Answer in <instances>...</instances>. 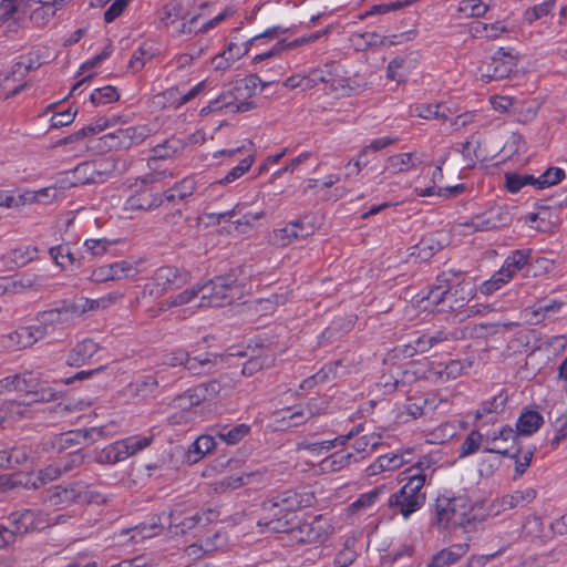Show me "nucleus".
<instances>
[{
	"label": "nucleus",
	"instance_id": "f257e3e1",
	"mask_svg": "<svg viewBox=\"0 0 567 567\" xmlns=\"http://www.w3.org/2000/svg\"><path fill=\"white\" fill-rule=\"evenodd\" d=\"M315 501V494L307 487L276 492L262 502L264 522L260 519L258 524L272 533H287L295 524V513L312 506Z\"/></svg>",
	"mask_w": 567,
	"mask_h": 567
},
{
	"label": "nucleus",
	"instance_id": "f03ea898",
	"mask_svg": "<svg viewBox=\"0 0 567 567\" xmlns=\"http://www.w3.org/2000/svg\"><path fill=\"white\" fill-rule=\"evenodd\" d=\"M271 82H262L257 75H250L237 81L231 87L223 91L220 95L210 101L202 109V114L210 112L225 111L226 113H244L256 106L252 97L256 95L257 87L264 89Z\"/></svg>",
	"mask_w": 567,
	"mask_h": 567
},
{
	"label": "nucleus",
	"instance_id": "7ed1b4c3",
	"mask_svg": "<svg viewBox=\"0 0 567 567\" xmlns=\"http://www.w3.org/2000/svg\"><path fill=\"white\" fill-rule=\"evenodd\" d=\"M473 511V505L466 496H440L436 499V519L442 528L472 530L476 524V515Z\"/></svg>",
	"mask_w": 567,
	"mask_h": 567
},
{
	"label": "nucleus",
	"instance_id": "20e7f679",
	"mask_svg": "<svg viewBox=\"0 0 567 567\" xmlns=\"http://www.w3.org/2000/svg\"><path fill=\"white\" fill-rule=\"evenodd\" d=\"M401 482L405 483L398 492L390 495L388 507L392 515H401L408 519L425 504L424 477L412 476V480H409L402 476Z\"/></svg>",
	"mask_w": 567,
	"mask_h": 567
},
{
	"label": "nucleus",
	"instance_id": "39448f33",
	"mask_svg": "<svg viewBox=\"0 0 567 567\" xmlns=\"http://www.w3.org/2000/svg\"><path fill=\"white\" fill-rule=\"evenodd\" d=\"M153 439V435H135L117 441L99 452L96 461L101 464H115L122 462L150 446Z\"/></svg>",
	"mask_w": 567,
	"mask_h": 567
},
{
	"label": "nucleus",
	"instance_id": "423d86ee",
	"mask_svg": "<svg viewBox=\"0 0 567 567\" xmlns=\"http://www.w3.org/2000/svg\"><path fill=\"white\" fill-rule=\"evenodd\" d=\"M516 68V58L504 48H499L488 60L482 61L476 75L485 83L508 78Z\"/></svg>",
	"mask_w": 567,
	"mask_h": 567
},
{
	"label": "nucleus",
	"instance_id": "0eeeda50",
	"mask_svg": "<svg viewBox=\"0 0 567 567\" xmlns=\"http://www.w3.org/2000/svg\"><path fill=\"white\" fill-rule=\"evenodd\" d=\"M84 313L85 309L76 301L40 312L38 321L47 326L52 336H54L58 330H64L73 326L76 319Z\"/></svg>",
	"mask_w": 567,
	"mask_h": 567
},
{
	"label": "nucleus",
	"instance_id": "6e6552de",
	"mask_svg": "<svg viewBox=\"0 0 567 567\" xmlns=\"http://www.w3.org/2000/svg\"><path fill=\"white\" fill-rule=\"evenodd\" d=\"M59 465L51 464L43 470H40L37 477L33 478L27 475H2L0 476V491L6 492L13 489L18 486H24L25 488H40L41 486L59 478L61 476Z\"/></svg>",
	"mask_w": 567,
	"mask_h": 567
},
{
	"label": "nucleus",
	"instance_id": "1a4fd4ad",
	"mask_svg": "<svg viewBox=\"0 0 567 567\" xmlns=\"http://www.w3.org/2000/svg\"><path fill=\"white\" fill-rule=\"evenodd\" d=\"M17 384L16 391L32 395V402H50L55 399V391L38 373L29 371L17 374Z\"/></svg>",
	"mask_w": 567,
	"mask_h": 567
},
{
	"label": "nucleus",
	"instance_id": "9d476101",
	"mask_svg": "<svg viewBox=\"0 0 567 567\" xmlns=\"http://www.w3.org/2000/svg\"><path fill=\"white\" fill-rule=\"evenodd\" d=\"M150 132L144 125L128 126L103 135L102 141L109 150H126L142 143Z\"/></svg>",
	"mask_w": 567,
	"mask_h": 567
},
{
	"label": "nucleus",
	"instance_id": "9b49d317",
	"mask_svg": "<svg viewBox=\"0 0 567 567\" xmlns=\"http://www.w3.org/2000/svg\"><path fill=\"white\" fill-rule=\"evenodd\" d=\"M287 533H292L293 537L299 543H321L330 533V525H328L321 517H316L312 522L300 523L297 526L291 525V529Z\"/></svg>",
	"mask_w": 567,
	"mask_h": 567
},
{
	"label": "nucleus",
	"instance_id": "f8f14e48",
	"mask_svg": "<svg viewBox=\"0 0 567 567\" xmlns=\"http://www.w3.org/2000/svg\"><path fill=\"white\" fill-rule=\"evenodd\" d=\"M509 220L508 213L497 208L476 215L461 225L465 228H471L473 231H488L506 226Z\"/></svg>",
	"mask_w": 567,
	"mask_h": 567
},
{
	"label": "nucleus",
	"instance_id": "ddd939ff",
	"mask_svg": "<svg viewBox=\"0 0 567 567\" xmlns=\"http://www.w3.org/2000/svg\"><path fill=\"white\" fill-rule=\"evenodd\" d=\"M458 286H426L424 290L413 297L416 306L427 309L449 301L457 292Z\"/></svg>",
	"mask_w": 567,
	"mask_h": 567
},
{
	"label": "nucleus",
	"instance_id": "4468645a",
	"mask_svg": "<svg viewBox=\"0 0 567 567\" xmlns=\"http://www.w3.org/2000/svg\"><path fill=\"white\" fill-rule=\"evenodd\" d=\"M136 269L127 261L101 266L93 271V280L96 284L132 279Z\"/></svg>",
	"mask_w": 567,
	"mask_h": 567
},
{
	"label": "nucleus",
	"instance_id": "2eb2a0df",
	"mask_svg": "<svg viewBox=\"0 0 567 567\" xmlns=\"http://www.w3.org/2000/svg\"><path fill=\"white\" fill-rule=\"evenodd\" d=\"M249 47L248 41L243 44L230 42L224 51L212 59L213 69L220 72L229 70L236 61L247 54Z\"/></svg>",
	"mask_w": 567,
	"mask_h": 567
},
{
	"label": "nucleus",
	"instance_id": "dca6fc26",
	"mask_svg": "<svg viewBox=\"0 0 567 567\" xmlns=\"http://www.w3.org/2000/svg\"><path fill=\"white\" fill-rule=\"evenodd\" d=\"M47 499L51 505L58 506L70 503H82L90 499V497L83 492V485L75 483L66 487L55 486L52 491L48 492Z\"/></svg>",
	"mask_w": 567,
	"mask_h": 567
},
{
	"label": "nucleus",
	"instance_id": "f3484780",
	"mask_svg": "<svg viewBox=\"0 0 567 567\" xmlns=\"http://www.w3.org/2000/svg\"><path fill=\"white\" fill-rule=\"evenodd\" d=\"M508 395L504 390H501L492 399L484 401L481 406L476 410V421L486 419L484 423L494 422L498 414H501L506 406Z\"/></svg>",
	"mask_w": 567,
	"mask_h": 567
},
{
	"label": "nucleus",
	"instance_id": "a211bd4d",
	"mask_svg": "<svg viewBox=\"0 0 567 567\" xmlns=\"http://www.w3.org/2000/svg\"><path fill=\"white\" fill-rule=\"evenodd\" d=\"M231 286H200L202 293L199 307H223L231 302L228 291Z\"/></svg>",
	"mask_w": 567,
	"mask_h": 567
},
{
	"label": "nucleus",
	"instance_id": "6ab92c4d",
	"mask_svg": "<svg viewBox=\"0 0 567 567\" xmlns=\"http://www.w3.org/2000/svg\"><path fill=\"white\" fill-rule=\"evenodd\" d=\"M310 233L305 229L301 220L291 221L284 228L276 229L271 241L274 245L286 247L298 238L307 237Z\"/></svg>",
	"mask_w": 567,
	"mask_h": 567
},
{
	"label": "nucleus",
	"instance_id": "aec40b11",
	"mask_svg": "<svg viewBox=\"0 0 567 567\" xmlns=\"http://www.w3.org/2000/svg\"><path fill=\"white\" fill-rule=\"evenodd\" d=\"M35 511L25 509L23 512L11 513L8 517L9 524L16 529L18 536H22L29 532L41 530L42 524L34 523Z\"/></svg>",
	"mask_w": 567,
	"mask_h": 567
},
{
	"label": "nucleus",
	"instance_id": "412c9836",
	"mask_svg": "<svg viewBox=\"0 0 567 567\" xmlns=\"http://www.w3.org/2000/svg\"><path fill=\"white\" fill-rule=\"evenodd\" d=\"M408 462L403 453L381 455L365 468V473L368 476H375L385 471H394Z\"/></svg>",
	"mask_w": 567,
	"mask_h": 567
},
{
	"label": "nucleus",
	"instance_id": "4be33fe9",
	"mask_svg": "<svg viewBox=\"0 0 567 567\" xmlns=\"http://www.w3.org/2000/svg\"><path fill=\"white\" fill-rule=\"evenodd\" d=\"M543 423L544 417L538 411L525 408L517 419L516 431L519 436H528L537 432Z\"/></svg>",
	"mask_w": 567,
	"mask_h": 567
},
{
	"label": "nucleus",
	"instance_id": "5701e85b",
	"mask_svg": "<svg viewBox=\"0 0 567 567\" xmlns=\"http://www.w3.org/2000/svg\"><path fill=\"white\" fill-rule=\"evenodd\" d=\"M468 550L467 544H457L435 554L427 567H445L456 563Z\"/></svg>",
	"mask_w": 567,
	"mask_h": 567
},
{
	"label": "nucleus",
	"instance_id": "b1692460",
	"mask_svg": "<svg viewBox=\"0 0 567 567\" xmlns=\"http://www.w3.org/2000/svg\"><path fill=\"white\" fill-rule=\"evenodd\" d=\"M49 254L55 265L64 270L74 269L81 264L78 254L66 244L50 248Z\"/></svg>",
	"mask_w": 567,
	"mask_h": 567
},
{
	"label": "nucleus",
	"instance_id": "393cba45",
	"mask_svg": "<svg viewBox=\"0 0 567 567\" xmlns=\"http://www.w3.org/2000/svg\"><path fill=\"white\" fill-rule=\"evenodd\" d=\"M218 358L217 353L193 355L190 352H187L185 369L196 375L207 373L216 365Z\"/></svg>",
	"mask_w": 567,
	"mask_h": 567
},
{
	"label": "nucleus",
	"instance_id": "a878e982",
	"mask_svg": "<svg viewBox=\"0 0 567 567\" xmlns=\"http://www.w3.org/2000/svg\"><path fill=\"white\" fill-rule=\"evenodd\" d=\"M28 347H31V337L25 327L0 337V349L2 350L14 351Z\"/></svg>",
	"mask_w": 567,
	"mask_h": 567
},
{
	"label": "nucleus",
	"instance_id": "bb28decb",
	"mask_svg": "<svg viewBox=\"0 0 567 567\" xmlns=\"http://www.w3.org/2000/svg\"><path fill=\"white\" fill-rule=\"evenodd\" d=\"M99 350L97 343H95L92 339H84L83 341L75 344L74 348L71 349L68 355V363L70 365H82L89 359H91L96 351Z\"/></svg>",
	"mask_w": 567,
	"mask_h": 567
},
{
	"label": "nucleus",
	"instance_id": "cd10ccee",
	"mask_svg": "<svg viewBox=\"0 0 567 567\" xmlns=\"http://www.w3.org/2000/svg\"><path fill=\"white\" fill-rule=\"evenodd\" d=\"M162 204V195L143 192L130 196L125 203V208L131 210H151Z\"/></svg>",
	"mask_w": 567,
	"mask_h": 567
},
{
	"label": "nucleus",
	"instance_id": "c85d7f7f",
	"mask_svg": "<svg viewBox=\"0 0 567 567\" xmlns=\"http://www.w3.org/2000/svg\"><path fill=\"white\" fill-rule=\"evenodd\" d=\"M190 395H192V390L188 389L186 392H184L181 395H177L174 399V401H173L174 408L181 409L182 414H173L171 416V421L173 423H182V422L187 423L195 419L196 415L192 411V408L198 405L199 403H195V401H193Z\"/></svg>",
	"mask_w": 567,
	"mask_h": 567
},
{
	"label": "nucleus",
	"instance_id": "c756f323",
	"mask_svg": "<svg viewBox=\"0 0 567 567\" xmlns=\"http://www.w3.org/2000/svg\"><path fill=\"white\" fill-rule=\"evenodd\" d=\"M309 74L312 78V83H316L317 85L319 83H331L332 90H341L342 94L348 93L351 90L344 85L346 80L333 78L331 64H327L323 68L313 69Z\"/></svg>",
	"mask_w": 567,
	"mask_h": 567
},
{
	"label": "nucleus",
	"instance_id": "7c9ffc66",
	"mask_svg": "<svg viewBox=\"0 0 567 567\" xmlns=\"http://www.w3.org/2000/svg\"><path fill=\"white\" fill-rule=\"evenodd\" d=\"M421 161L415 153H401L390 156L386 159V168L393 173L408 172L416 167Z\"/></svg>",
	"mask_w": 567,
	"mask_h": 567
},
{
	"label": "nucleus",
	"instance_id": "2f4dec72",
	"mask_svg": "<svg viewBox=\"0 0 567 567\" xmlns=\"http://www.w3.org/2000/svg\"><path fill=\"white\" fill-rule=\"evenodd\" d=\"M454 339V334L445 330H437L433 333H423L416 339V344L421 353H425L441 343Z\"/></svg>",
	"mask_w": 567,
	"mask_h": 567
},
{
	"label": "nucleus",
	"instance_id": "473e14b6",
	"mask_svg": "<svg viewBox=\"0 0 567 567\" xmlns=\"http://www.w3.org/2000/svg\"><path fill=\"white\" fill-rule=\"evenodd\" d=\"M192 390L190 398L195 403H202L204 401H210L218 396L221 391V385L218 380H212L206 383H200L194 386Z\"/></svg>",
	"mask_w": 567,
	"mask_h": 567
},
{
	"label": "nucleus",
	"instance_id": "72a5a7b5",
	"mask_svg": "<svg viewBox=\"0 0 567 567\" xmlns=\"http://www.w3.org/2000/svg\"><path fill=\"white\" fill-rule=\"evenodd\" d=\"M537 496L536 489L527 487L515 491L513 494L505 495L502 498V506L506 509H513L518 506H525L532 503Z\"/></svg>",
	"mask_w": 567,
	"mask_h": 567
},
{
	"label": "nucleus",
	"instance_id": "f704fd0d",
	"mask_svg": "<svg viewBox=\"0 0 567 567\" xmlns=\"http://www.w3.org/2000/svg\"><path fill=\"white\" fill-rule=\"evenodd\" d=\"M123 296L124 295L122 292L116 290V291H111V292L106 293L105 296L94 298V299H90V298L80 299L78 302H80L82 308L85 309V312H87V311H93L96 309H106L110 306L120 301L123 298Z\"/></svg>",
	"mask_w": 567,
	"mask_h": 567
},
{
	"label": "nucleus",
	"instance_id": "c9c22d12",
	"mask_svg": "<svg viewBox=\"0 0 567 567\" xmlns=\"http://www.w3.org/2000/svg\"><path fill=\"white\" fill-rule=\"evenodd\" d=\"M162 518L161 516H153L151 522L142 523L132 529V540L138 543L143 539L154 537L162 530Z\"/></svg>",
	"mask_w": 567,
	"mask_h": 567
},
{
	"label": "nucleus",
	"instance_id": "e433bc0d",
	"mask_svg": "<svg viewBox=\"0 0 567 567\" xmlns=\"http://www.w3.org/2000/svg\"><path fill=\"white\" fill-rule=\"evenodd\" d=\"M484 452L496 453L507 457H517L522 454V450L518 445H511L508 443L498 442V437L486 434Z\"/></svg>",
	"mask_w": 567,
	"mask_h": 567
},
{
	"label": "nucleus",
	"instance_id": "4c0bfd02",
	"mask_svg": "<svg viewBox=\"0 0 567 567\" xmlns=\"http://www.w3.org/2000/svg\"><path fill=\"white\" fill-rule=\"evenodd\" d=\"M449 109L442 104H417L411 109V114L424 120H446L445 111Z\"/></svg>",
	"mask_w": 567,
	"mask_h": 567
},
{
	"label": "nucleus",
	"instance_id": "58836bf2",
	"mask_svg": "<svg viewBox=\"0 0 567 567\" xmlns=\"http://www.w3.org/2000/svg\"><path fill=\"white\" fill-rule=\"evenodd\" d=\"M432 457L423 456L416 464L405 468L400 475L405 478L412 480V476L424 477V484L427 480L432 478L434 470L432 468Z\"/></svg>",
	"mask_w": 567,
	"mask_h": 567
},
{
	"label": "nucleus",
	"instance_id": "ea45409f",
	"mask_svg": "<svg viewBox=\"0 0 567 567\" xmlns=\"http://www.w3.org/2000/svg\"><path fill=\"white\" fill-rule=\"evenodd\" d=\"M250 427L244 423L237 424L233 427L228 425L220 426L216 431V436L229 445L237 444L249 433Z\"/></svg>",
	"mask_w": 567,
	"mask_h": 567
},
{
	"label": "nucleus",
	"instance_id": "a19ab883",
	"mask_svg": "<svg viewBox=\"0 0 567 567\" xmlns=\"http://www.w3.org/2000/svg\"><path fill=\"white\" fill-rule=\"evenodd\" d=\"M537 179L534 175L530 174H516V173H507L505 175V185L508 192L515 194L519 192L524 186L532 185L537 188L536 184Z\"/></svg>",
	"mask_w": 567,
	"mask_h": 567
},
{
	"label": "nucleus",
	"instance_id": "79ce46f5",
	"mask_svg": "<svg viewBox=\"0 0 567 567\" xmlns=\"http://www.w3.org/2000/svg\"><path fill=\"white\" fill-rule=\"evenodd\" d=\"M352 457V453L343 451L336 452L321 462V467L324 471L338 472L348 466L351 463Z\"/></svg>",
	"mask_w": 567,
	"mask_h": 567
},
{
	"label": "nucleus",
	"instance_id": "37998d69",
	"mask_svg": "<svg viewBox=\"0 0 567 567\" xmlns=\"http://www.w3.org/2000/svg\"><path fill=\"white\" fill-rule=\"evenodd\" d=\"M485 437L486 435L482 434L478 430H472L460 446V456L466 457L476 453L483 442H485Z\"/></svg>",
	"mask_w": 567,
	"mask_h": 567
},
{
	"label": "nucleus",
	"instance_id": "c03bdc74",
	"mask_svg": "<svg viewBox=\"0 0 567 567\" xmlns=\"http://www.w3.org/2000/svg\"><path fill=\"white\" fill-rule=\"evenodd\" d=\"M58 10L47 4H40L29 14V21L35 28H44L53 19Z\"/></svg>",
	"mask_w": 567,
	"mask_h": 567
},
{
	"label": "nucleus",
	"instance_id": "a18cd8bd",
	"mask_svg": "<svg viewBox=\"0 0 567 567\" xmlns=\"http://www.w3.org/2000/svg\"><path fill=\"white\" fill-rule=\"evenodd\" d=\"M565 305L566 303L564 301L556 299L543 300L535 303L533 307V316L536 318L535 322H539V316L545 318L559 312Z\"/></svg>",
	"mask_w": 567,
	"mask_h": 567
},
{
	"label": "nucleus",
	"instance_id": "49530a36",
	"mask_svg": "<svg viewBox=\"0 0 567 567\" xmlns=\"http://www.w3.org/2000/svg\"><path fill=\"white\" fill-rule=\"evenodd\" d=\"M442 249V245L433 239H422L413 247L411 256H415L421 261L429 260L436 251Z\"/></svg>",
	"mask_w": 567,
	"mask_h": 567
},
{
	"label": "nucleus",
	"instance_id": "de8ad7c7",
	"mask_svg": "<svg viewBox=\"0 0 567 567\" xmlns=\"http://www.w3.org/2000/svg\"><path fill=\"white\" fill-rule=\"evenodd\" d=\"M32 7L31 0H1L0 14L6 21L10 20L18 12H25Z\"/></svg>",
	"mask_w": 567,
	"mask_h": 567
},
{
	"label": "nucleus",
	"instance_id": "09e8293b",
	"mask_svg": "<svg viewBox=\"0 0 567 567\" xmlns=\"http://www.w3.org/2000/svg\"><path fill=\"white\" fill-rule=\"evenodd\" d=\"M491 4L483 0H462L458 4V11L467 17H483L489 9Z\"/></svg>",
	"mask_w": 567,
	"mask_h": 567
},
{
	"label": "nucleus",
	"instance_id": "8fccbe9b",
	"mask_svg": "<svg viewBox=\"0 0 567 567\" xmlns=\"http://www.w3.org/2000/svg\"><path fill=\"white\" fill-rule=\"evenodd\" d=\"M530 250H515L508 256L505 260V270H508V267H514V270H525L527 274V266L529 265Z\"/></svg>",
	"mask_w": 567,
	"mask_h": 567
},
{
	"label": "nucleus",
	"instance_id": "3c124183",
	"mask_svg": "<svg viewBox=\"0 0 567 567\" xmlns=\"http://www.w3.org/2000/svg\"><path fill=\"white\" fill-rule=\"evenodd\" d=\"M118 100V93L114 86L107 85L104 87L95 89L91 95L90 101L94 105L109 104Z\"/></svg>",
	"mask_w": 567,
	"mask_h": 567
},
{
	"label": "nucleus",
	"instance_id": "603ef678",
	"mask_svg": "<svg viewBox=\"0 0 567 567\" xmlns=\"http://www.w3.org/2000/svg\"><path fill=\"white\" fill-rule=\"evenodd\" d=\"M254 163V156L247 155L245 158H243L239 164L235 167H233L224 178L219 179L217 183L225 185L235 182L239 177H241L246 172L249 171Z\"/></svg>",
	"mask_w": 567,
	"mask_h": 567
},
{
	"label": "nucleus",
	"instance_id": "864d4df0",
	"mask_svg": "<svg viewBox=\"0 0 567 567\" xmlns=\"http://www.w3.org/2000/svg\"><path fill=\"white\" fill-rule=\"evenodd\" d=\"M464 363L460 360H451L446 363L442 369H439L435 373L437 374V379L442 382H446L449 380H454L463 374L464 372Z\"/></svg>",
	"mask_w": 567,
	"mask_h": 567
},
{
	"label": "nucleus",
	"instance_id": "5fc2aeb1",
	"mask_svg": "<svg viewBox=\"0 0 567 567\" xmlns=\"http://www.w3.org/2000/svg\"><path fill=\"white\" fill-rule=\"evenodd\" d=\"M216 446L215 439L212 435H200L189 447V453H195L197 457L194 461H198L204 455L214 451Z\"/></svg>",
	"mask_w": 567,
	"mask_h": 567
},
{
	"label": "nucleus",
	"instance_id": "6e6d98bb",
	"mask_svg": "<svg viewBox=\"0 0 567 567\" xmlns=\"http://www.w3.org/2000/svg\"><path fill=\"white\" fill-rule=\"evenodd\" d=\"M565 177V172L559 167H550L536 177L537 189H543L558 184Z\"/></svg>",
	"mask_w": 567,
	"mask_h": 567
},
{
	"label": "nucleus",
	"instance_id": "4d7b16f0",
	"mask_svg": "<svg viewBox=\"0 0 567 567\" xmlns=\"http://www.w3.org/2000/svg\"><path fill=\"white\" fill-rule=\"evenodd\" d=\"M555 6V0H546L543 3L534 6L524 12V21L528 24L547 16Z\"/></svg>",
	"mask_w": 567,
	"mask_h": 567
},
{
	"label": "nucleus",
	"instance_id": "13d9d810",
	"mask_svg": "<svg viewBox=\"0 0 567 567\" xmlns=\"http://www.w3.org/2000/svg\"><path fill=\"white\" fill-rule=\"evenodd\" d=\"M272 361L274 359L271 355H256L244 363L241 372L244 375L250 377L255 374L257 371L270 367L272 364Z\"/></svg>",
	"mask_w": 567,
	"mask_h": 567
},
{
	"label": "nucleus",
	"instance_id": "bf43d9fd",
	"mask_svg": "<svg viewBox=\"0 0 567 567\" xmlns=\"http://www.w3.org/2000/svg\"><path fill=\"white\" fill-rule=\"evenodd\" d=\"M156 280L162 281V284H173L175 281L186 282L188 280V274L181 272L172 267H165L157 270Z\"/></svg>",
	"mask_w": 567,
	"mask_h": 567
},
{
	"label": "nucleus",
	"instance_id": "052dcab7",
	"mask_svg": "<svg viewBox=\"0 0 567 567\" xmlns=\"http://www.w3.org/2000/svg\"><path fill=\"white\" fill-rule=\"evenodd\" d=\"M37 247L28 246L12 250L10 252V258L17 266H24L30 262L37 256Z\"/></svg>",
	"mask_w": 567,
	"mask_h": 567
},
{
	"label": "nucleus",
	"instance_id": "680f3d73",
	"mask_svg": "<svg viewBox=\"0 0 567 567\" xmlns=\"http://www.w3.org/2000/svg\"><path fill=\"white\" fill-rule=\"evenodd\" d=\"M114 244H116V240H110L107 238L86 239L84 241V247L93 256H101Z\"/></svg>",
	"mask_w": 567,
	"mask_h": 567
},
{
	"label": "nucleus",
	"instance_id": "e2e57ef3",
	"mask_svg": "<svg viewBox=\"0 0 567 567\" xmlns=\"http://www.w3.org/2000/svg\"><path fill=\"white\" fill-rule=\"evenodd\" d=\"M187 352L183 349H176L162 357V364L167 367H184L187 361Z\"/></svg>",
	"mask_w": 567,
	"mask_h": 567
},
{
	"label": "nucleus",
	"instance_id": "0e129e2a",
	"mask_svg": "<svg viewBox=\"0 0 567 567\" xmlns=\"http://www.w3.org/2000/svg\"><path fill=\"white\" fill-rule=\"evenodd\" d=\"M41 65L38 55H33L32 53L28 55H23L20 60L12 66V75L19 74L20 70L24 69V74L29 73L32 70H35Z\"/></svg>",
	"mask_w": 567,
	"mask_h": 567
},
{
	"label": "nucleus",
	"instance_id": "69168bd1",
	"mask_svg": "<svg viewBox=\"0 0 567 567\" xmlns=\"http://www.w3.org/2000/svg\"><path fill=\"white\" fill-rule=\"evenodd\" d=\"M158 385L157 377L146 375L142 380L136 381L133 385L136 394L146 396L152 393Z\"/></svg>",
	"mask_w": 567,
	"mask_h": 567
},
{
	"label": "nucleus",
	"instance_id": "338daca9",
	"mask_svg": "<svg viewBox=\"0 0 567 567\" xmlns=\"http://www.w3.org/2000/svg\"><path fill=\"white\" fill-rule=\"evenodd\" d=\"M83 463L84 455L80 451H78L69 454V456L65 460H62L56 464L59 465L61 474H65L81 466Z\"/></svg>",
	"mask_w": 567,
	"mask_h": 567
},
{
	"label": "nucleus",
	"instance_id": "774afa93",
	"mask_svg": "<svg viewBox=\"0 0 567 567\" xmlns=\"http://www.w3.org/2000/svg\"><path fill=\"white\" fill-rule=\"evenodd\" d=\"M31 449L27 445L17 446L9 450L11 466L23 465L31 458Z\"/></svg>",
	"mask_w": 567,
	"mask_h": 567
}]
</instances>
